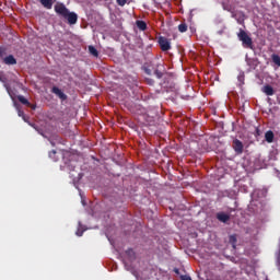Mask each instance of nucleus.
Returning <instances> with one entry per match:
<instances>
[{
	"mask_svg": "<svg viewBox=\"0 0 280 280\" xmlns=\"http://www.w3.org/2000/svg\"><path fill=\"white\" fill-rule=\"evenodd\" d=\"M245 78H246V75L244 74V72H240V74L237 75V80L240 82V86L244 85Z\"/></svg>",
	"mask_w": 280,
	"mask_h": 280,
	"instance_id": "a211bd4d",
	"label": "nucleus"
},
{
	"mask_svg": "<svg viewBox=\"0 0 280 280\" xmlns=\"http://www.w3.org/2000/svg\"><path fill=\"white\" fill-rule=\"evenodd\" d=\"M178 31L183 34L185 32H187V24L186 23H182L178 25Z\"/></svg>",
	"mask_w": 280,
	"mask_h": 280,
	"instance_id": "6ab92c4d",
	"label": "nucleus"
},
{
	"mask_svg": "<svg viewBox=\"0 0 280 280\" xmlns=\"http://www.w3.org/2000/svg\"><path fill=\"white\" fill-rule=\"evenodd\" d=\"M246 62H247L249 69H257V60L256 59L246 57Z\"/></svg>",
	"mask_w": 280,
	"mask_h": 280,
	"instance_id": "f8f14e48",
	"label": "nucleus"
},
{
	"mask_svg": "<svg viewBox=\"0 0 280 280\" xmlns=\"http://www.w3.org/2000/svg\"><path fill=\"white\" fill-rule=\"evenodd\" d=\"M28 108H32L33 110H36V105L31 104V106H28Z\"/></svg>",
	"mask_w": 280,
	"mask_h": 280,
	"instance_id": "bb28decb",
	"label": "nucleus"
},
{
	"mask_svg": "<svg viewBox=\"0 0 280 280\" xmlns=\"http://www.w3.org/2000/svg\"><path fill=\"white\" fill-rule=\"evenodd\" d=\"M154 75H155L159 80H161V78H163V71L156 69V70H154Z\"/></svg>",
	"mask_w": 280,
	"mask_h": 280,
	"instance_id": "aec40b11",
	"label": "nucleus"
},
{
	"mask_svg": "<svg viewBox=\"0 0 280 280\" xmlns=\"http://www.w3.org/2000/svg\"><path fill=\"white\" fill-rule=\"evenodd\" d=\"M180 279H182V280H191V277L185 275V276H182Z\"/></svg>",
	"mask_w": 280,
	"mask_h": 280,
	"instance_id": "a878e982",
	"label": "nucleus"
},
{
	"mask_svg": "<svg viewBox=\"0 0 280 280\" xmlns=\"http://www.w3.org/2000/svg\"><path fill=\"white\" fill-rule=\"evenodd\" d=\"M217 220H219V222H223L224 224H226V222H229V220H231V215H229L228 213H224V212H218Z\"/></svg>",
	"mask_w": 280,
	"mask_h": 280,
	"instance_id": "0eeeda50",
	"label": "nucleus"
},
{
	"mask_svg": "<svg viewBox=\"0 0 280 280\" xmlns=\"http://www.w3.org/2000/svg\"><path fill=\"white\" fill-rule=\"evenodd\" d=\"M136 25L139 30H141V32H145V30H148V24L144 21L138 20Z\"/></svg>",
	"mask_w": 280,
	"mask_h": 280,
	"instance_id": "4468645a",
	"label": "nucleus"
},
{
	"mask_svg": "<svg viewBox=\"0 0 280 280\" xmlns=\"http://www.w3.org/2000/svg\"><path fill=\"white\" fill-rule=\"evenodd\" d=\"M5 56V49L0 46V58H3Z\"/></svg>",
	"mask_w": 280,
	"mask_h": 280,
	"instance_id": "4be33fe9",
	"label": "nucleus"
},
{
	"mask_svg": "<svg viewBox=\"0 0 280 280\" xmlns=\"http://www.w3.org/2000/svg\"><path fill=\"white\" fill-rule=\"evenodd\" d=\"M18 100L24 106H32V103H30V101L27 98H25V96H23V95H19Z\"/></svg>",
	"mask_w": 280,
	"mask_h": 280,
	"instance_id": "2eb2a0df",
	"label": "nucleus"
},
{
	"mask_svg": "<svg viewBox=\"0 0 280 280\" xmlns=\"http://www.w3.org/2000/svg\"><path fill=\"white\" fill-rule=\"evenodd\" d=\"M89 51H90L91 56H94V58L100 57V51H97V49L94 46H89Z\"/></svg>",
	"mask_w": 280,
	"mask_h": 280,
	"instance_id": "dca6fc26",
	"label": "nucleus"
},
{
	"mask_svg": "<svg viewBox=\"0 0 280 280\" xmlns=\"http://www.w3.org/2000/svg\"><path fill=\"white\" fill-rule=\"evenodd\" d=\"M158 43L163 51H170V49H172V43H170V39H167V37H159Z\"/></svg>",
	"mask_w": 280,
	"mask_h": 280,
	"instance_id": "7ed1b4c3",
	"label": "nucleus"
},
{
	"mask_svg": "<svg viewBox=\"0 0 280 280\" xmlns=\"http://www.w3.org/2000/svg\"><path fill=\"white\" fill-rule=\"evenodd\" d=\"M19 117H23L24 121H27V118H25V113H23V110H19Z\"/></svg>",
	"mask_w": 280,
	"mask_h": 280,
	"instance_id": "5701e85b",
	"label": "nucleus"
},
{
	"mask_svg": "<svg viewBox=\"0 0 280 280\" xmlns=\"http://www.w3.org/2000/svg\"><path fill=\"white\" fill-rule=\"evenodd\" d=\"M0 82H5V80H3V78H2V77H0Z\"/></svg>",
	"mask_w": 280,
	"mask_h": 280,
	"instance_id": "7c9ffc66",
	"label": "nucleus"
},
{
	"mask_svg": "<svg viewBox=\"0 0 280 280\" xmlns=\"http://www.w3.org/2000/svg\"><path fill=\"white\" fill-rule=\"evenodd\" d=\"M278 266H280V258H278Z\"/></svg>",
	"mask_w": 280,
	"mask_h": 280,
	"instance_id": "2f4dec72",
	"label": "nucleus"
},
{
	"mask_svg": "<svg viewBox=\"0 0 280 280\" xmlns=\"http://www.w3.org/2000/svg\"><path fill=\"white\" fill-rule=\"evenodd\" d=\"M175 272H178V269H176Z\"/></svg>",
	"mask_w": 280,
	"mask_h": 280,
	"instance_id": "473e14b6",
	"label": "nucleus"
},
{
	"mask_svg": "<svg viewBox=\"0 0 280 280\" xmlns=\"http://www.w3.org/2000/svg\"><path fill=\"white\" fill-rule=\"evenodd\" d=\"M4 65H16V58H14L12 55H9L3 58Z\"/></svg>",
	"mask_w": 280,
	"mask_h": 280,
	"instance_id": "9b49d317",
	"label": "nucleus"
},
{
	"mask_svg": "<svg viewBox=\"0 0 280 280\" xmlns=\"http://www.w3.org/2000/svg\"><path fill=\"white\" fill-rule=\"evenodd\" d=\"M77 235H78L79 237H82V232H77Z\"/></svg>",
	"mask_w": 280,
	"mask_h": 280,
	"instance_id": "cd10ccee",
	"label": "nucleus"
},
{
	"mask_svg": "<svg viewBox=\"0 0 280 280\" xmlns=\"http://www.w3.org/2000/svg\"><path fill=\"white\" fill-rule=\"evenodd\" d=\"M63 19L68 21L69 25H75L78 23V14L75 12L68 11V14Z\"/></svg>",
	"mask_w": 280,
	"mask_h": 280,
	"instance_id": "39448f33",
	"label": "nucleus"
},
{
	"mask_svg": "<svg viewBox=\"0 0 280 280\" xmlns=\"http://www.w3.org/2000/svg\"><path fill=\"white\" fill-rule=\"evenodd\" d=\"M126 255L130 261H135V259H137V254L135 253L133 248L127 249Z\"/></svg>",
	"mask_w": 280,
	"mask_h": 280,
	"instance_id": "9d476101",
	"label": "nucleus"
},
{
	"mask_svg": "<svg viewBox=\"0 0 280 280\" xmlns=\"http://www.w3.org/2000/svg\"><path fill=\"white\" fill-rule=\"evenodd\" d=\"M271 60H272V62L273 63H276L277 65V67H280V56L279 55H272L271 56Z\"/></svg>",
	"mask_w": 280,
	"mask_h": 280,
	"instance_id": "f3484780",
	"label": "nucleus"
},
{
	"mask_svg": "<svg viewBox=\"0 0 280 280\" xmlns=\"http://www.w3.org/2000/svg\"><path fill=\"white\" fill-rule=\"evenodd\" d=\"M39 2L46 10H51V8H54V3H56V0H39Z\"/></svg>",
	"mask_w": 280,
	"mask_h": 280,
	"instance_id": "6e6552de",
	"label": "nucleus"
},
{
	"mask_svg": "<svg viewBox=\"0 0 280 280\" xmlns=\"http://www.w3.org/2000/svg\"><path fill=\"white\" fill-rule=\"evenodd\" d=\"M54 156H56V151H55V150H52V151L49 152V158H50V159H54Z\"/></svg>",
	"mask_w": 280,
	"mask_h": 280,
	"instance_id": "393cba45",
	"label": "nucleus"
},
{
	"mask_svg": "<svg viewBox=\"0 0 280 280\" xmlns=\"http://www.w3.org/2000/svg\"><path fill=\"white\" fill-rule=\"evenodd\" d=\"M116 3H118L121 8L128 3V0H116Z\"/></svg>",
	"mask_w": 280,
	"mask_h": 280,
	"instance_id": "412c9836",
	"label": "nucleus"
},
{
	"mask_svg": "<svg viewBox=\"0 0 280 280\" xmlns=\"http://www.w3.org/2000/svg\"><path fill=\"white\" fill-rule=\"evenodd\" d=\"M262 93H265V95L272 96L275 95V89L267 84L262 88Z\"/></svg>",
	"mask_w": 280,
	"mask_h": 280,
	"instance_id": "1a4fd4ad",
	"label": "nucleus"
},
{
	"mask_svg": "<svg viewBox=\"0 0 280 280\" xmlns=\"http://www.w3.org/2000/svg\"><path fill=\"white\" fill-rule=\"evenodd\" d=\"M265 139L267 143H272V141H275V132H272L271 130L267 131L265 133Z\"/></svg>",
	"mask_w": 280,
	"mask_h": 280,
	"instance_id": "ddd939ff",
	"label": "nucleus"
},
{
	"mask_svg": "<svg viewBox=\"0 0 280 280\" xmlns=\"http://www.w3.org/2000/svg\"><path fill=\"white\" fill-rule=\"evenodd\" d=\"M237 38L238 40H241L242 46L245 49H254L253 38L248 36V33H246V31L241 28L240 32L237 33Z\"/></svg>",
	"mask_w": 280,
	"mask_h": 280,
	"instance_id": "f257e3e1",
	"label": "nucleus"
},
{
	"mask_svg": "<svg viewBox=\"0 0 280 280\" xmlns=\"http://www.w3.org/2000/svg\"><path fill=\"white\" fill-rule=\"evenodd\" d=\"M230 242H233L234 244H235V242H237V238L235 237V235L230 236Z\"/></svg>",
	"mask_w": 280,
	"mask_h": 280,
	"instance_id": "b1692460",
	"label": "nucleus"
},
{
	"mask_svg": "<svg viewBox=\"0 0 280 280\" xmlns=\"http://www.w3.org/2000/svg\"><path fill=\"white\" fill-rule=\"evenodd\" d=\"M37 132H39V135H42L43 137H45V135H43V131H42V130H38V129H37Z\"/></svg>",
	"mask_w": 280,
	"mask_h": 280,
	"instance_id": "c85d7f7f",
	"label": "nucleus"
},
{
	"mask_svg": "<svg viewBox=\"0 0 280 280\" xmlns=\"http://www.w3.org/2000/svg\"><path fill=\"white\" fill-rule=\"evenodd\" d=\"M51 93L57 95V97H59V100H61L62 102H65L67 100V94H65V92H62V90H60V88H58V86H54L51 89Z\"/></svg>",
	"mask_w": 280,
	"mask_h": 280,
	"instance_id": "423d86ee",
	"label": "nucleus"
},
{
	"mask_svg": "<svg viewBox=\"0 0 280 280\" xmlns=\"http://www.w3.org/2000/svg\"><path fill=\"white\" fill-rule=\"evenodd\" d=\"M55 12H56V14H58L59 16H62V19H65L67 16V14L69 13V9H67L65 3L57 2L55 4Z\"/></svg>",
	"mask_w": 280,
	"mask_h": 280,
	"instance_id": "f03ea898",
	"label": "nucleus"
},
{
	"mask_svg": "<svg viewBox=\"0 0 280 280\" xmlns=\"http://www.w3.org/2000/svg\"><path fill=\"white\" fill-rule=\"evenodd\" d=\"M145 73H148V75H150V74H151V72H150V70H149V69H147V70H145Z\"/></svg>",
	"mask_w": 280,
	"mask_h": 280,
	"instance_id": "c756f323",
	"label": "nucleus"
},
{
	"mask_svg": "<svg viewBox=\"0 0 280 280\" xmlns=\"http://www.w3.org/2000/svg\"><path fill=\"white\" fill-rule=\"evenodd\" d=\"M232 148L235 154H243L244 153V143L240 139H234L232 142Z\"/></svg>",
	"mask_w": 280,
	"mask_h": 280,
	"instance_id": "20e7f679",
	"label": "nucleus"
}]
</instances>
